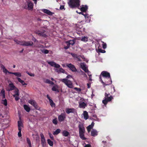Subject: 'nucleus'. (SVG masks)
I'll use <instances>...</instances> for the list:
<instances>
[{
    "mask_svg": "<svg viewBox=\"0 0 147 147\" xmlns=\"http://www.w3.org/2000/svg\"><path fill=\"white\" fill-rule=\"evenodd\" d=\"M93 127H92L90 125H89L87 127V130L88 132H89L93 128Z\"/></svg>",
    "mask_w": 147,
    "mask_h": 147,
    "instance_id": "nucleus-35",
    "label": "nucleus"
},
{
    "mask_svg": "<svg viewBox=\"0 0 147 147\" xmlns=\"http://www.w3.org/2000/svg\"><path fill=\"white\" fill-rule=\"evenodd\" d=\"M24 109L27 112H29L30 110V108L27 105H24Z\"/></svg>",
    "mask_w": 147,
    "mask_h": 147,
    "instance_id": "nucleus-23",
    "label": "nucleus"
},
{
    "mask_svg": "<svg viewBox=\"0 0 147 147\" xmlns=\"http://www.w3.org/2000/svg\"><path fill=\"white\" fill-rule=\"evenodd\" d=\"M2 103L5 106H7V100L6 99L2 100Z\"/></svg>",
    "mask_w": 147,
    "mask_h": 147,
    "instance_id": "nucleus-37",
    "label": "nucleus"
},
{
    "mask_svg": "<svg viewBox=\"0 0 147 147\" xmlns=\"http://www.w3.org/2000/svg\"><path fill=\"white\" fill-rule=\"evenodd\" d=\"M19 131L18 132V136L19 137H21L22 136V134H21V129H18Z\"/></svg>",
    "mask_w": 147,
    "mask_h": 147,
    "instance_id": "nucleus-39",
    "label": "nucleus"
},
{
    "mask_svg": "<svg viewBox=\"0 0 147 147\" xmlns=\"http://www.w3.org/2000/svg\"><path fill=\"white\" fill-rule=\"evenodd\" d=\"M107 47V45L106 43H105L104 42H103V44H102V48L103 49H105Z\"/></svg>",
    "mask_w": 147,
    "mask_h": 147,
    "instance_id": "nucleus-47",
    "label": "nucleus"
},
{
    "mask_svg": "<svg viewBox=\"0 0 147 147\" xmlns=\"http://www.w3.org/2000/svg\"><path fill=\"white\" fill-rule=\"evenodd\" d=\"M71 55L73 57L76 58H78V55L77 54H75V53H71Z\"/></svg>",
    "mask_w": 147,
    "mask_h": 147,
    "instance_id": "nucleus-41",
    "label": "nucleus"
},
{
    "mask_svg": "<svg viewBox=\"0 0 147 147\" xmlns=\"http://www.w3.org/2000/svg\"><path fill=\"white\" fill-rule=\"evenodd\" d=\"M27 4L28 5L27 8L29 10H32L33 7V3L31 1H28L27 2Z\"/></svg>",
    "mask_w": 147,
    "mask_h": 147,
    "instance_id": "nucleus-15",
    "label": "nucleus"
},
{
    "mask_svg": "<svg viewBox=\"0 0 147 147\" xmlns=\"http://www.w3.org/2000/svg\"><path fill=\"white\" fill-rule=\"evenodd\" d=\"M41 137V139H45L44 136L42 133H41L40 134Z\"/></svg>",
    "mask_w": 147,
    "mask_h": 147,
    "instance_id": "nucleus-52",
    "label": "nucleus"
},
{
    "mask_svg": "<svg viewBox=\"0 0 147 147\" xmlns=\"http://www.w3.org/2000/svg\"><path fill=\"white\" fill-rule=\"evenodd\" d=\"M28 74L29 75H30V76H34V74H30V73H28Z\"/></svg>",
    "mask_w": 147,
    "mask_h": 147,
    "instance_id": "nucleus-57",
    "label": "nucleus"
},
{
    "mask_svg": "<svg viewBox=\"0 0 147 147\" xmlns=\"http://www.w3.org/2000/svg\"><path fill=\"white\" fill-rule=\"evenodd\" d=\"M47 62L52 67H55L56 68H59V69H55V71L58 73H63L66 74V72L63 69L62 67L60 68V65L53 61H47Z\"/></svg>",
    "mask_w": 147,
    "mask_h": 147,
    "instance_id": "nucleus-1",
    "label": "nucleus"
},
{
    "mask_svg": "<svg viewBox=\"0 0 147 147\" xmlns=\"http://www.w3.org/2000/svg\"><path fill=\"white\" fill-rule=\"evenodd\" d=\"M98 52L103 53H105L106 52V51L105 50L101 49H98Z\"/></svg>",
    "mask_w": 147,
    "mask_h": 147,
    "instance_id": "nucleus-43",
    "label": "nucleus"
},
{
    "mask_svg": "<svg viewBox=\"0 0 147 147\" xmlns=\"http://www.w3.org/2000/svg\"><path fill=\"white\" fill-rule=\"evenodd\" d=\"M60 9L61 10H62L63 9H65L64 6L63 5H61L60 7Z\"/></svg>",
    "mask_w": 147,
    "mask_h": 147,
    "instance_id": "nucleus-53",
    "label": "nucleus"
},
{
    "mask_svg": "<svg viewBox=\"0 0 147 147\" xmlns=\"http://www.w3.org/2000/svg\"><path fill=\"white\" fill-rule=\"evenodd\" d=\"M67 66L73 72H76L77 71V69L75 66L71 63H68L67 64Z\"/></svg>",
    "mask_w": 147,
    "mask_h": 147,
    "instance_id": "nucleus-10",
    "label": "nucleus"
},
{
    "mask_svg": "<svg viewBox=\"0 0 147 147\" xmlns=\"http://www.w3.org/2000/svg\"><path fill=\"white\" fill-rule=\"evenodd\" d=\"M72 78L71 76L69 75L66 77V78L61 79L60 80L64 83L68 88H73V85L72 82L67 79H69Z\"/></svg>",
    "mask_w": 147,
    "mask_h": 147,
    "instance_id": "nucleus-4",
    "label": "nucleus"
},
{
    "mask_svg": "<svg viewBox=\"0 0 147 147\" xmlns=\"http://www.w3.org/2000/svg\"><path fill=\"white\" fill-rule=\"evenodd\" d=\"M81 68L85 72H89L88 69L86 67V65L84 63H80Z\"/></svg>",
    "mask_w": 147,
    "mask_h": 147,
    "instance_id": "nucleus-14",
    "label": "nucleus"
},
{
    "mask_svg": "<svg viewBox=\"0 0 147 147\" xmlns=\"http://www.w3.org/2000/svg\"><path fill=\"white\" fill-rule=\"evenodd\" d=\"M32 40L34 42L36 41V39H35L34 37H33V38L32 39Z\"/></svg>",
    "mask_w": 147,
    "mask_h": 147,
    "instance_id": "nucleus-64",
    "label": "nucleus"
},
{
    "mask_svg": "<svg viewBox=\"0 0 147 147\" xmlns=\"http://www.w3.org/2000/svg\"><path fill=\"white\" fill-rule=\"evenodd\" d=\"M75 42L74 40H70L68 44L73 45L74 44Z\"/></svg>",
    "mask_w": 147,
    "mask_h": 147,
    "instance_id": "nucleus-51",
    "label": "nucleus"
},
{
    "mask_svg": "<svg viewBox=\"0 0 147 147\" xmlns=\"http://www.w3.org/2000/svg\"><path fill=\"white\" fill-rule=\"evenodd\" d=\"M17 79L18 81L21 83L23 85H27V84L26 83L24 80H22L21 78H17Z\"/></svg>",
    "mask_w": 147,
    "mask_h": 147,
    "instance_id": "nucleus-24",
    "label": "nucleus"
},
{
    "mask_svg": "<svg viewBox=\"0 0 147 147\" xmlns=\"http://www.w3.org/2000/svg\"><path fill=\"white\" fill-rule=\"evenodd\" d=\"M49 136L50 138L52 140H54V137L52 134L51 133H49Z\"/></svg>",
    "mask_w": 147,
    "mask_h": 147,
    "instance_id": "nucleus-45",
    "label": "nucleus"
},
{
    "mask_svg": "<svg viewBox=\"0 0 147 147\" xmlns=\"http://www.w3.org/2000/svg\"><path fill=\"white\" fill-rule=\"evenodd\" d=\"M84 16L85 18H88V16H87V15L86 14H84Z\"/></svg>",
    "mask_w": 147,
    "mask_h": 147,
    "instance_id": "nucleus-61",
    "label": "nucleus"
},
{
    "mask_svg": "<svg viewBox=\"0 0 147 147\" xmlns=\"http://www.w3.org/2000/svg\"><path fill=\"white\" fill-rule=\"evenodd\" d=\"M82 7L79 9L82 12H86L88 9V7L86 5H82Z\"/></svg>",
    "mask_w": 147,
    "mask_h": 147,
    "instance_id": "nucleus-17",
    "label": "nucleus"
},
{
    "mask_svg": "<svg viewBox=\"0 0 147 147\" xmlns=\"http://www.w3.org/2000/svg\"><path fill=\"white\" fill-rule=\"evenodd\" d=\"M76 111V110L74 108H66L65 109V111L67 114H69L70 113H74Z\"/></svg>",
    "mask_w": 147,
    "mask_h": 147,
    "instance_id": "nucleus-13",
    "label": "nucleus"
},
{
    "mask_svg": "<svg viewBox=\"0 0 147 147\" xmlns=\"http://www.w3.org/2000/svg\"><path fill=\"white\" fill-rule=\"evenodd\" d=\"M78 127L79 128V134L80 138L83 140H86V138L84 136L85 131V128L83 124L81 122H80Z\"/></svg>",
    "mask_w": 147,
    "mask_h": 147,
    "instance_id": "nucleus-3",
    "label": "nucleus"
},
{
    "mask_svg": "<svg viewBox=\"0 0 147 147\" xmlns=\"http://www.w3.org/2000/svg\"><path fill=\"white\" fill-rule=\"evenodd\" d=\"M94 122H92L91 124L90 125L93 127L94 126Z\"/></svg>",
    "mask_w": 147,
    "mask_h": 147,
    "instance_id": "nucleus-59",
    "label": "nucleus"
},
{
    "mask_svg": "<svg viewBox=\"0 0 147 147\" xmlns=\"http://www.w3.org/2000/svg\"><path fill=\"white\" fill-rule=\"evenodd\" d=\"M66 117V115L64 113H61V114L58 116V119L60 122L63 121Z\"/></svg>",
    "mask_w": 147,
    "mask_h": 147,
    "instance_id": "nucleus-8",
    "label": "nucleus"
},
{
    "mask_svg": "<svg viewBox=\"0 0 147 147\" xmlns=\"http://www.w3.org/2000/svg\"><path fill=\"white\" fill-rule=\"evenodd\" d=\"M9 88L7 90L8 91L13 90L16 88L13 83L9 84Z\"/></svg>",
    "mask_w": 147,
    "mask_h": 147,
    "instance_id": "nucleus-18",
    "label": "nucleus"
},
{
    "mask_svg": "<svg viewBox=\"0 0 147 147\" xmlns=\"http://www.w3.org/2000/svg\"><path fill=\"white\" fill-rule=\"evenodd\" d=\"M80 0H69L68 4L69 7L71 8L80 9Z\"/></svg>",
    "mask_w": 147,
    "mask_h": 147,
    "instance_id": "nucleus-2",
    "label": "nucleus"
},
{
    "mask_svg": "<svg viewBox=\"0 0 147 147\" xmlns=\"http://www.w3.org/2000/svg\"><path fill=\"white\" fill-rule=\"evenodd\" d=\"M13 97L15 98V100L16 101L18 100L20 98L18 96L16 95H13Z\"/></svg>",
    "mask_w": 147,
    "mask_h": 147,
    "instance_id": "nucleus-42",
    "label": "nucleus"
},
{
    "mask_svg": "<svg viewBox=\"0 0 147 147\" xmlns=\"http://www.w3.org/2000/svg\"><path fill=\"white\" fill-rule=\"evenodd\" d=\"M28 102L33 106L36 109H37L38 106L36 102L34 100L30 99L28 101Z\"/></svg>",
    "mask_w": 147,
    "mask_h": 147,
    "instance_id": "nucleus-11",
    "label": "nucleus"
},
{
    "mask_svg": "<svg viewBox=\"0 0 147 147\" xmlns=\"http://www.w3.org/2000/svg\"><path fill=\"white\" fill-rule=\"evenodd\" d=\"M47 141L49 144L51 146H52L53 145V142L51 141L50 139H48Z\"/></svg>",
    "mask_w": 147,
    "mask_h": 147,
    "instance_id": "nucleus-30",
    "label": "nucleus"
},
{
    "mask_svg": "<svg viewBox=\"0 0 147 147\" xmlns=\"http://www.w3.org/2000/svg\"><path fill=\"white\" fill-rule=\"evenodd\" d=\"M11 74H13L18 77H20L22 76L21 74L19 72H12V73H11Z\"/></svg>",
    "mask_w": 147,
    "mask_h": 147,
    "instance_id": "nucleus-26",
    "label": "nucleus"
},
{
    "mask_svg": "<svg viewBox=\"0 0 147 147\" xmlns=\"http://www.w3.org/2000/svg\"><path fill=\"white\" fill-rule=\"evenodd\" d=\"M105 99L102 100V102L105 105H106L108 102L111 101L113 98L110 94L106 92L105 94Z\"/></svg>",
    "mask_w": 147,
    "mask_h": 147,
    "instance_id": "nucleus-6",
    "label": "nucleus"
},
{
    "mask_svg": "<svg viewBox=\"0 0 147 147\" xmlns=\"http://www.w3.org/2000/svg\"><path fill=\"white\" fill-rule=\"evenodd\" d=\"M81 40L84 42H86L88 41V37H82Z\"/></svg>",
    "mask_w": 147,
    "mask_h": 147,
    "instance_id": "nucleus-44",
    "label": "nucleus"
},
{
    "mask_svg": "<svg viewBox=\"0 0 147 147\" xmlns=\"http://www.w3.org/2000/svg\"><path fill=\"white\" fill-rule=\"evenodd\" d=\"M87 85L88 86V88H90V84L88 83Z\"/></svg>",
    "mask_w": 147,
    "mask_h": 147,
    "instance_id": "nucleus-63",
    "label": "nucleus"
},
{
    "mask_svg": "<svg viewBox=\"0 0 147 147\" xmlns=\"http://www.w3.org/2000/svg\"><path fill=\"white\" fill-rule=\"evenodd\" d=\"M83 115L84 119L86 120L88 118V113L86 111H84L83 112Z\"/></svg>",
    "mask_w": 147,
    "mask_h": 147,
    "instance_id": "nucleus-22",
    "label": "nucleus"
},
{
    "mask_svg": "<svg viewBox=\"0 0 147 147\" xmlns=\"http://www.w3.org/2000/svg\"><path fill=\"white\" fill-rule=\"evenodd\" d=\"M61 131V130L59 129H57L54 131L53 133L54 135H57L60 133Z\"/></svg>",
    "mask_w": 147,
    "mask_h": 147,
    "instance_id": "nucleus-28",
    "label": "nucleus"
},
{
    "mask_svg": "<svg viewBox=\"0 0 147 147\" xmlns=\"http://www.w3.org/2000/svg\"><path fill=\"white\" fill-rule=\"evenodd\" d=\"M49 102L50 103V105L51 107H55V104L54 103V102H53V100L52 99L50 100L49 101Z\"/></svg>",
    "mask_w": 147,
    "mask_h": 147,
    "instance_id": "nucleus-33",
    "label": "nucleus"
},
{
    "mask_svg": "<svg viewBox=\"0 0 147 147\" xmlns=\"http://www.w3.org/2000/svg\"><path fill=\"white\" fill-rule=\"evenodd\" d=\"M5 94V91L3 89L2 90H1L0 92V94H1V96L3 94Z\"/></svg>",
    "mask_w": 147,
    "mask_h": 147,
    "instance_id": "nucleus-50",
    "label": "nucleus"
},
{
    "mask_svg": "<svg viewBox=\"0 0 147 147\" xmlns=\"http://www.w3.org/2000/svg\"><path fill=\"white\" fill-rule=\"evenodd\" d=\"M18 129H21V127H23V124L21 121H18Z\"/></svg>",
    "mask_w": 147,
    "mask_h": 147,
    "instance_id": "nucleus-25",
    "label": "nucleus"
},
{
    "mask_svg": "<svg viewBox=\"0 0 147 147\" xmlns=\"http://www.w3.org/2000/svg\"><path fill=\"white\" fill-rule=\"evenodd\" d=\"M100 75L102 76L103 78H111L109 73L107 71H102Z\"/></svg>",
    "mask_w": 147,
    "mask_h": 147,
    "instance_id": "nucleus-9",
    "label": "nucleus"
},
{
    "mask_svg": "<svg viewBox=\"0 0 147 147\" xmlns=\"http://www.w3.org/2000/svg\"><path fill=\"white\" fill-rule=\"evenodd\" d=\"M47 98L49 99V101L51 99L50 96H49V95L48 94L47 95Z\"/></svg>",
    "mask_w": 147,
    "mask_h": 147,
    "instance_id": "nucleus-54",
    "label": "nucleus"
},
{
    "mask_svg": "<svg viewBox=\"0 0 147 147\" xmlns=\"http://www.w3.org/2000/svg\"><path fill=\"white\" fill-rule=\"evenodd\" d=\"M52 90L53 91H57V92H59V91L57 88L55 86H53L52 88Z\"/></svg>",
    "mask_w": 147,
    "mask_h": 147,
    "instance_id": "nucleus-38",
    "label": "nucleus"
},
{
    "mask_svg": "<svg viewBox=\"0 0 147 147\" xmlns=\"http://www.w3.org/2000/svg\"><path fill=\"white\" fill-rule=\"evenodd\" d=\"M42 51L45 54H47L49 52V51L47 49H44V50H42Z\"/></svg>",
    "mask_w": 147,
    "mask_h": 147,
    "instance_id": "nucleus-46",
    "label": "nucleus"
},
{
    "mask_svg": "<svg viewBox=\"0 0 147 147\" xmlns=\"http://www.w3.org/2000/svg\"><path fill=\"white\" fill-rule=\"evenodd\" d=\"M98 131L94 129H92L91 131V135L93 136H95L98 135Z\"/></svg>",
    "mask_w": 147,
    "mask_h": 147,
    "instance_id": "nucleus-19",
    "label": "nucleus"
},
{
    "mask_svg": "<svg viewBox=\"0 0 147 147\" xmlns=\"http://www.w3.org/2000/svg\"><path fill=\"white\" fill-rule=\"evenodd\" d=\"M41 11L43 12L50 16L52 15L53 13L51 11L49 10L46 9H43Z\"/></svg>",
    "mask_w": 147,
    "mask_h": 147,
    "instance_id": "nucleus-16",
    "label": "nucleus"
},
{
    "mask_svg": "<svg viewBox=\"0 0 147 147\" xmlns=\"http://www.w3.org/2000/svg\"><path fill=\"white\" fill-rule=\"evenodd\" d=\"M70 47V44H68L67 45V46H65L64 47V49H68Z\"/></svg>",
    "mask_w": 147,
    "mask_h": 147,
    "instance_id": "nucleus-49",
    "label": "nucleus"
},
{
    "mask_svg": "<svg viewBox=\"0 0 147 147\" xmlns=\"http://www.w3.org/2000/svg\"><path fill=\"white\" fill-rule=\"evenodd\" d=\"M3 72L5 74H7V73L9 74H11V73H12V72L9 71L6 68L3 70Z\"/></svg>",
    "mask_w": 147,
    "mask_h": 147,
    "instance_id": "nucleus-40",
    "label": "nucleus"
},
{
    "mask_svg": "<svg viewBox=\"0 0 147 147\" xmlns=\"http://www.w3.org/2000/svg\"><path fill=\"white\" fill-rule=\"evenodd\" d=\"M41 143L43 146H44L46 144V141L45 139H41Z\"/></svg>",
    "mask_w": 147,
    "mask_h": 147,
    "instance_id": "nucleus-31",
    "label": "nucleus"
},
{
    "mask_svg": "<svg viewBox=\"0 0 147 147\" xmlns=\"http://www.w3.org/2000/svg\"><path fill=\"white\" fill-rule=\"evenodd\" d=\"M84 16L85 18H88V16H87V15L86 14H84Z\"/></svg>",
    "mask_w": 147,
    "mask_h": 147,
    "instance_id": "nucleus-60",
    "label": "nucleus"
},
{
    "mask_svg": "<svg viewBox=\"0 0 147 147\" xmlns=\"http://www.w3.org/2000/svg\"><path fill=\"white\" fill-rule=\"evenodd\" d=\"M53 123L55 125H56L57 124V118H55L53 119L52 121Z\"/></svg>",
    "mask_w": 147,
    "mask_h": 147,
    "instance_id": "nucleus-36",
    "label": "nucleus"
},
{
    "mask_svg": "<svg viewBox=\"0 0 147 147\" xmlns=\"http://www.w3.org/2000/svg\"><path fill=\"white\" fill-rule=\"evenodd\" d=\"M99 78L100 80V81L103 84V85L107 86L109 85L112 84V81L111 77L104 78V81H103L102 80L101 76H99Z\"/></svg>",
    "mask_w": 147,
    "mask_h": 147,
    "instance_id": "nucleus-7",
    "label": "nucleus"
},
{
    "mask_svg": "<svg viewBox=\"0 0 147 147\" xmlns=\"http://www.w3.org/2000/svg\"><path fill=\"white\" fill-rule=\"evenodd\" d=\"M45 31L44 30L42 31L36 30L35 31V33L36 34H38V36H42V37H46L45 34Z\"/></svg>",
    "mask_w": 147,
    "mask_h": 147,
    "instance_id": "nucleus-12",
    "label": "nucleus"
},
{
    "mask_svg": "<svg viewBox=\"0 0 147 147\" xmlns=\"http://www.w3.org/2000/svg\"><path fill=\"white\" fill-rule=\"evenodd\" d=\"M69 135V132L67 131L64 130L63 131V135L65 136H67Z\"/></svg>",
    "mask_w": 147,
    "mask_h": 147,
    "instance_id": "nucleus-27",
    "label": "nucleus"
},
{
    "mask_svg": "<svg viewBox=\"0 0 147 147\" xmlns=\"http://www.w3.org/2000/svg\"><path fill=\"white\" fill-rule=\"evenodd\" d=\"M14 41L17 44L24 46H32L33 44V42L31 41H20L16 39L14 40Z\"/></svg>",
    "mask_w": 147,
    "mask_h": 147,
    "instance_id": "nucleus-5",
    "label": "nucleus"
},
{
    "mask_svg": "<svg viewBox=\"0 0 147 147\" xmlns=\"http://www.w3.org/2000/svg\"><path fill=\"white\" fill-rule=\"evenodd\" d=\"M91 146L90 144H86L84 146V147H90Z\"/></svg>",
    "mask_w": 147,
    "mask_h": 147,
    "instance_id": "nucleus-58",
    "label": "nucleus"
},
{
    "mask_svg": "<svg viewBox=\"0 0 147 147\" xmlns=\"http://www.w3.org/2000/svg\"><path fill=\"white\" fill-rule=\"evenodd\" d=\"M44 82L46 83L50 84L52 85L54 84V83L53 82L50 81L49 79H45L44 81Z\"/></svg>",
    "mask_w": 147,
    "mask_h": 147,
    "instance_id": "nucleus-21",
    "label": "nucleus"
},
{
    "mask_svg": "<svg viewBox=\"0 0 147 147\" xmlns=\"http://www.w3.org/2000/svg\"><path fill=\"white\" fill-rule=\"evenodd\" d=\"M1 68H2L3 69V70L4 69H5V67L3 65H2L1 66Z\"/></svg>",
    "mask_w": 147,
    "mask_h": 147,
    "instance_id": "nucleus-62",
    "label": "nucleus"
},
{
    "mask_svg": "<svg viewBox=\"0 0 147 147\" xmlns=\"http://www.w3.org/2000/svg\"><path fill=\"white\" fill-rule=\"evenodd\" d=\"M14 93L15 94L14 95H17L18 96H19L20 95L19 90L18 89L16 88L15 89Z\"/></svg>",
    "mask_w": 147,
    "mask_h": 147,
    "instance_id": "nucleus-29",
    "label": "nucleus"
},
{
    "mask_svg": "<svg viewBox=\"0 0 147 147\" xmlns=\"http://www.w3.org/2000/svg\"><path fill=\"white\" fill-rule=\"evenodd\" d=\"M74 89L75 90H76V91H78V92H80L81 91V89L80 88L75 87L74 88Z\"/></svg>",
    "mask_w": 147,
    "mask_h": 147,
    "instance_id": "nucleus-48",
    "label": "nucleus"
},
{
    "mask_svg": "<svg viewBox=\"0 0 147 147\" xmlns=\"http://www.w3.org/2000/svg\"><path fill=\"white\" fill-rule=\"evenodd\" d=\"M76 12L80 14H82V15H83V16L84 15V14L83 12H78V11H76Z\"/></svg>",
    "mask_w": 147,
    "mask_h": 147,
    "instance_id": "nucleus-55",
    "label": "nucleus"
},
{
    "mask_svg": "<svg viewBox=\"0 0 147 147\" xmlns=\"http://www.w3.org/2000/svg\"><path fill=\"white\" fill-rule=\"evenodd\" d=\"M86 105V104L84 102H80L79 104V107L80 108L84 109Z\"/></svg>",
    "mask_w": 147,
    "mask_h": 147,
    "instance_id": "nucleus-20",
    "label": "nucleus"
},
{
    "mask_svg": "<svg viewBox=\"0 0 147 147\" xmlns=\"http://www.w3.org/2000/svg\"><path fill=\"white\" fill-rule=\"evenodd\" d=\"M76 59H77L78 61H81V60L80 57V56H78V58H77Z\"/></svg>",
    "mask_w": 147,
    "mask_h": 147,
    "instance_id": "nucleus-56",
    "label": "nucleus"
},
{
    "mask_svg": "<svg viewBox=\"0 0 147 147\" xmlns=\"http://www.w3.org/2000/svg\"><path fill=\"white\" fill-rule=\"evenodd\" d=\"M27 143L28 144L29 147H31V142L30 139L29 138H27L26 139Z\"/></svg>",
    "mask_w": 147,
    "mask_h": 147,
    "instance_id": "nucleus-32",
    "label": "nucleus"
},
{
    "mask_svg": "<svg viewBox=\"0 0 147 147\" xmlns=\"http://www.w3.org/2000/svg\"><path fill=\"white\" fill-rule=\"evenodd\" d=\"M49 102L50 103V105L51 107H55V104L54 103V102H53V100L52 99L50 100L49 101Z\"/></svg>",
    "mask_w": 147,
    "mask_h": 147,
    "instance_id": "nucleus-34",
    "label": "nucleus"
}]
</instances>
